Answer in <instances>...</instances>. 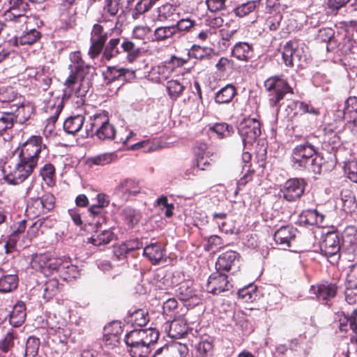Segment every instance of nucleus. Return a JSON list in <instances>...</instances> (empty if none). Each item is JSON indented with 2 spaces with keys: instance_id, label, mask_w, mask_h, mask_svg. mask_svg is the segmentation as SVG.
<instances>
[{
  "instance_id": "nucleus-1",
  "label": "nucleus",
  "mask_w": 357,
  "mask_h": 357,
  "mask_svg": "<svg viewBox=\"0 0 357 357\" xmlns=\"http://www.w3.org/2000/svg\"><path fill=\"white\" fill-rule=\"evenodd\" d=\"M16 161H8L3 167V178L11 185H19L26 180L38 166L41 154L47 155L49 149L40 135H31L19 146Z\"/></svg>"
},
{
  "instance_id": "nucleus-17",
  "label": "nucleus",
  "mask_w": 357,
  "mask_h": 357,
  "mask_svg": "<svg viewBox=\"0 0 357 357\" xmlns=\"http://www.w3.org/2000/svg\"><path fill=\"white\" fill-rule=\"evenodd\" d=\"M116 192L125 200H128L130 197L141 192L139 181L131 178H125L116 186Z\"/></svg>"
},
{
  "instance_id": "nucleus-41",
  "label": "nucleus",
  "mask_w": 357,
  "mask_h": 357,
  "mask_svg": "<svg viewBox=\"0 0 357 357\" xmlns=\"http://www.w3.org/2000/svg\"><path fill=\"white\" fill-rule=\"evenodd\" d=\"M107 73L108 74V76L110 77V81L120 79L122 77L126 79H127V75L129 78L135 77V72L134 70L125 68H116L115 66H108Z\"/></svg>"
},
{
  "instance_id": "nucleus-51",
  "label": "nucleus",
  "mask_w": 357,
  "mask_h": 357,
  "mask_svg": "<svg viewBox=\"0 0 357 357\" xmlns=\"http://www.w3.org/2000/svg\"><path fill=\"white\" fill-rule=\"evenodd\" d=\"M100 139H113L116 135V129L109 121L106 123L102 127L99 128L94 134Z\"/></svg>"
},
{
  "instance_id": "nucleus-46",
  "label": "nucleus",
  "mask_w": 357,
  "mask_h": 357,
  "mask_svg": "<svg viewBox=\"0 0 357 357\" xmlns=\"http://www.w3.org/2000/svg\"><path fill=\"white\" fill-rule=\"evenodd\" d=\"M260 0L250 1L243 3L234 9V13L238 17H243L252 13L259 7Z\"/></svg>"
},
{
  "instance_id": "nucleus-28",
  "label": "nucleus",
  "mask_w": 357,
  "mask_h": 357,
  "mask_svg": "<svg viewBox=\"0 0 357 357\" xmlns=\"http://www.w3.org/2000/svg\"><path fill=\"white\" fill-rule=\"evenodd\" d=\"M3 102L1 105H4ZM15 124L13 112L10 111L9 106L0 105V136L6 132L8 130H11Z\"/></svg>"
},
{
  "instance_id": "nucleus-56",
  "label": "nucleus",
  "mask_w": 357,
  "mask_h": 357,
  "mask_svg": "<svg viewBox=\"0 0 357 357\" xmlns=\"http://www.w3.org/2000/svg\"><path fill=\"white\" fill-rule=\"evenodd\" d=\"M243 169V171L245 170V172L237 182V190H242V188H244L248 182L252 181L255 173V171L252 167L251 165H245Z\"/></svg>"
},
{
  "instance_id": "nucleus-54",
  "label": "nucleus",
  "mask_w": 357,
  "mask_h": 357,
  "mask_svg": "<svg viewBox=\"0 0 357 357\" xmlns=\"http://www.w3.org/2000/svg\"><path fill=\"white\" fill-rule=\"evenodd\" d=\"M211 51V49L207 47H202L197 45H194L188 51V57L202 60L210 55Z\"/></svg>"
},
{
  "instance_id": "nucleus-6",
  "label": "nucleus",
  "mask_w": 357,
  "mask_h": 357,
  "mask_svg": "<svg viewBox=\"0 0 357 357\" xmlns=\"http://www.w3.org/2000/svg\"><path fill=\"white\" fill-rule=\"evenodd\" d=\"M320 250L321 254L326 257L331 263H337L342 250L340 235L335 231L328 232L323 236Z\"/></svg>"
},
{
  "instance_id": "nucleus-30",
  "label": "nucleus",
  "mask_w": 357,
  "mask_h": 357,
  "mask_svg": "<svg viewBox=\"0 0 357 357\" xmlns=\"http://www.w3.org/2000/svg\"><path fill=\"white\" fill-rule=\"evenodd\" d=\"M105 2L102 14L98 20L99 23L112 22L119 10V0H105Z\"/></svg>"
},
{
  "instance_id": "nucleus-3",
  "label": "nucleus",
  "mask_w": 357,
  "mask_h": 357,
  "mask_svg": "<svg viewBox=\"0 0 357 357\" xmlns=\"http://www.w3.org/2000/svg\"><path fill=\"white\" fill-rule=\"evenodd\" d=\"M122 52L126 53V59L129 63L134 62L141 54V50L132 41L120 38H113L106 43L101 52L102 62L109 61Z\"/></svg>"
},
{
  "instance_id": "nucleus-26",
  "label": "nucleus",
  "mask_w": 357,
  "mask_h": 357,
  "mask_svg": "<svg viewBox=\"0 0 357 357\" xmlns=\"http://www.w3.org/2000/svg\"><path fill=\"white\" fill-rule=\"evenodd\" d=\"M254 49L251 44L246 42H238L231 49V56L238 61L248 62L253 56Z\"/></svg>"
},
{
  "instance_id": "nucleus-52",
  "label": "nucleus",
  "mask_w": 357,
  "mask_h": 357,
  "mask_svg": "<svg viewBox=\"0 0 357 357\" xmlns=\"http://www.w3.org/2000/svg\"><path fill=\"white\" fill-rule=\"evenodd\" d=\"M17 338V335L13 331H9L4 337L0 340V351L8 353L15 345V340Z\"/></svg>"
},
{
  "instance_id": "nucleus-20",
  "label": "nucleus",
  "mask_w": 357,
  "mask_h": 357,
  "mask_svg": "<svg viewBox=\"0 0 357 357\" xmlns=\"http://www.w3.org/2000/svg\"><path fill=\"white\" fill-rule=\"evenodd\" d=\"M240 258V255L234 250H228L222 253L215 262V270L221 272H229Z\"/></svg>"
},
{
  "instance_id": "nucleus-40",
  "label": "nucleus",
  "mask_w": 357,
  "mask_h": 357,
  "mask_svg": "<svg viewBox=\"0 0 357 357\" xmlns=\"http://www.w3.org/2000/svg\"><path fill=\"white\" fill-rule=\"evenodd\" d=\"M156 342L149 340L128 348V351L132 357H149L151 352V345Z\"/></svg>"
},
{
  "instance_id": "nucleus-62",
  "label": "nucleus",
  "mask_w": 357,
  "mask_h": 357,
  "mask_svg": "<svg viewBox=\"0 0 357 357\" xmlns=\"http://www.w3.org/2000/svg\"><path fill=\"white\" fill-rule=\"evenodd\" d=\"M344 170L347 177L352 182L357 183V162L351 160L345 162Z\"/></svg>"
},
{
  "instance_id": "nucleus-16",
  "label": "nucleus",
  "mask_w": 357,
  "mask_h": 357,
  "mask_svg": "<svg viewBox=\"0 0 357 357\" xmlns=\"http://www.w3.org/2000/svg\"><path fill=\"white\" fill-rule=\"evenodd\" d=\"M297 232V229L291 225L282 226L275 231L273 238L277 245H280L282 249H286L291 247Z\"/></svg>"
},
{
  "instance_id": "nucleus-34",
  "label": "nucleus",
  "mask_w": 357,
  "mask_h": 357,
  "mask_svg": "<svg viewBox=\"0 0 357 357\" xmlns=\"http://www.w3.org/2000/svg\"><path fill=\"white\" fill-rule=\"evenodd\" d=\"M325 216L319 213L316 209L303 211L299 216L300 222L305 225H317L322 224Z\"/></svg>"
},
{
  "instance_id": "nucleus-25",
  "label": "nucleus",
  "mask_w": 357,
  "mask_h": 357,
  "mask_svg": "<svg viewBox=\"0 0 357 357\" xmlns=\"http://www.w3.org/2000/svg\"><path fill=\"white\" fill-rule=\"evenodd\" d=\"M109 121V116L105 112H99L91 116L89 121L85 126L86 137L94 135L96 131L99 130V128L102 127Z\"/></svg>"
},
{
  "instance_id": "nucleus-15",
  "label": "nucleus",
  "mask_w": 357,
  "mask_h": 357,
  "mask_svg": "<svg viewBox=\"0 0 357 357\" xmlns=\"http://www.w3.org/2000/svg\"><path fill=\"white\" fill-rule=\"evenodd\" d=\"M6 105H8L10 111L13 112L15 123H25L31 119L35 112L34 106L29 102H23L20 104L8 102Z\"/></svg>"
},
{
  "instance_id": "nucleus-22",
  "label": "nucleus",
  "mask_w": 357,
  "mask_h": 357,
  "mask_svg": "<svg viewBox=\"0 0 357 357\" xmlns=\"http://www.w3.org/2000/svg\"><path fill=\"white\" fill-rule=\"evenodd\" d=\"M282 60L286 66L292 68L294 66V61L301 59L298 50V43L296 40H289L284 45L282 54Z\"/></svg>"
},
{
  "instance_id": "nucleus-4",
  "label": "nucleus",
  "mask_w": 357,
  "mask_h": 357,
  "mask_svg": "<svg viewBox=\"0 0 357 357\" xmlns=\"http://www.w3.org/2000/svg\"><path fill=\"white\" fill-rule=\"evenodd\" d=\"M264 88L267 93L269 105L273 108H280V101L284 96L288 93H294V89L287 80L278 75L268 77L264 82Z\"/></svg>"
},
{
  "instance_id": "nucleus-24",
  "label": "nucleus",
  "mask_w": 357,
  "mask_h": 357,
  "mask_svg": "<svg viewBox=\"0 0 357 357\" xmlns=\"http://www.w3.org/2000/svg\"><path fill=\"white\" fill-rule=\"evenodd\" d=\"M143 255L149 259L153 265H156L164 258L165 250L160 243H151L144 248Z\"/></svg>"
},
{
  "instance_id": "nucleus-7",
  "label": "nucleus",
  "mask_w": 357,
  "mask_h": 357,
  "mask_svg": "<svg viewBox=\"0 0 357 357\" xmlns=\"http://www.w3.org/2000/svg\"><path fill=\"white\" fill-rule=\"evenodd\" d=\"M100 24L99 22L94 24L91 31V45L88 55L92 59H95L100 55L109 36L108 32Z\"/></svg>"
},
{
  "instance_id": "nucleus-11",
  "label": "nucleus",
  "mask_w": 357,
  "mask_h": 357,
  "mask_svg": "<svg viewBox=\"0 0 357 357\" xmlns=\"http://www.w3.org/2000/svg\"><path fill=\"white\" fill-rule=\"evenodd\" d=\"M339 289L338 282L324 281L312 285L310 291L315 295L318 301L328 305L332 299L336 297Z\"/></svg>"
},
{
  "instance_id": "nucleus-43",
  "label": "nucleus",
  "mask_w": 357,
  "mask_h": 357,
  "mask_svg": "<svg viewBox=\"0 0 357 357\" xmlns=\"http://www.w3.org/2000/svg\"><path fill=\"white\" fill-rule=\"evenodd\" d=\"M123 220L128 227L132 229L138 224L142 218L141 213L131 207H127L123 211Z\"/></svg>"
},
{
  "instance_id": "nucleus-61",
  "label": "nucleus",
  "mask_w": 357,
  "mask_h": 357,
  "mask_svg": "<svg viewBox=\"0 0 357 357\" xmlns=\"http://www.w3.org/2000/svg\"><path fill=\"white\" fill-rule=\"evenodd\" d=\"M26 12H21L16 10H7L5 15L7 20L14 23L26 24L29 20V17L26 15Z\"/></svg>"
},
{
  "instance_id": "nucleus-38",
  "label": "nucleus",
  "mask_w": 357,
  "mask_h": 357,
  "mask_svg": "<svg viewBox=\"0 0 357 357\" xmlns=\"http://www.w3.org/2000/svg\"><path fill=\"white\" fill-rule=\"evenodd\" d=\"M340 195L343 211L346 213H351L357 208L356 197L351 190L344 188L342 190Z\"/></svg>"
},
{
  "instance_id": "nucleus-39",
  "label": "nucleus",
  "mask_w": 357,
  "mask_h": 357,
  "mask_svg": "<svg viewBox=\"0 0 357 357\" xmlns=\"http://www.w3.org/2000/svg\"><path fill=\"white\" fill-rule=\"evenodd\" d=\"M238 29L236 25L232 26L231 24L227 22L225 24V26L219 30L220 40L224 47H227L230 45V41L237 33Z\"/></svg>"
},
{
  "instance_id": "nucleus-35",
  "label": "nucleus",
  "mask_w": 357,
  "mask_h": 357,
  "mask_svg": "<svg viewBox=\"0 0 357 357\" xmlns=\"http://www.w3.org/2000/svg\"><path fill=\"white\" fill-rule=\"evenodd\" d=\"M170 75L171 70H169L165 62L153 67L149 73V79L155 83H161L167 79Z\"/></svg>"
},
{
  "instance_id": "nucleus-8",
  "label": "nucleus",
  "mask_w": 357,
  "mask_h": 357,
  "mask_svg": "<svg viewBox=\"0 0 357 357\" xmlns=\"http://www.w3.org/2000/svg\"><path fill=\"white\" fill-rule=\"evenodd\" d=\"M316 153V148L307 141L304 144L296 146L291 155L292 165L298 170L305 169L310 158Z\"/></svg>"
},
{
  "instance_id": "nucleus-12",
  "label": "nucleus",
  "mask_w": 357,
  "mask_h": 357,
  "mask_svg": "<svg viewBox=\"0 0 357 357\" xmlns=\"http://www.w3.org/2000/svg\"><path fill=\"white\" fill-rule=\"evenodd\" d=\"M32 268L49 275L54 271L59 270L61 264L59 260L52 257L49 253L36 254L31 261Z\"/></svg>"
},
{
  "instance_id": "nucleus-33",
  "label": "nucleus",
  "mask_w": 357,
  "mask_h": 357,
  "mask_svg": "<svg viewBox=\"0 0 357 357\" xmlns=\"http://www.w3.org/2000/svg\"><path fill=\"white\" fill-rule=\"evenodd\" d=\"M84 121V116L82 114L71 116L63 122V129L69 134L75 135L82 128Z\"/></svg>"
},
{
  "instance_id": "nucleus-27",
  "label": "nucleus",
  "mask_w": 357,
  "mask_h": 357,
  "mask_svg": "<svg viewBox=\"0 0 357 357\" xmlns=\"http://www.w3.org/2000/svg\"><path fill=\"white\" fill-rule=\"evenodd\" d=\"M192 329L189 331L187 322L182 319H174L169 324L168 335L173 339H179L188 337L192 333Z\"/></svg>"
},
{
  "instance_id": "nucleus-47",
  "label": "nucleus",
  "mask_w": 357,
  "mask_h": 357,
  "mask_svg": "<svg viewBox=\"0 0 357 357\" xmlns=\"http://www.w3.org/2000/svg\"><path fill=\"white\" fill-rule=\"evenodd\" d=\"M158 17L163 20H175V15H178V7L166 3L158 8Z\"/></svg>"
},
{
  "instance_id": "nucleus-53",
  "label": "nucleus",
  "mask_w": 357,
  "mask_h": 357,
  "mask_svg": "<svg viewBox=\"0 0 357 357\" xmlns=\"http://www.w3.org/2000/svg\"><path fill=\"white\" fill-rule=\"evenodd\" d=\"M175 28L172 26H160L154 31V37L157 41H162L172 38L176 34Z\"/></svg>"
},
{
  "instance_id": "nucleus-21",
  "label": "nucleus",
  "mask_w": 357,
  "mask_h": 357,
  "mask_svg": "<svg viewBox=\"0 0 357 357\" xmlns=\"http://www.w3.org/2000/svg\"><path fill=\"white\" fill-rule=\"evenodd\" d=\"M8 317V321L10 325L13 327L17 328L22 326L26 317V307L24 302L22 301H17L12 308V310L9 312L7 316Z\"/></svg>"
},
{
  "instance_id": "nucleus-48",
  "label": "nucleus",
  "mask_w": 357,
  "mask_h": 357,
  "mask_svg": "<svg viewBox=\"0 0 357 357\" xmlns=\"http://www.w3.org/2000/svg\"><path fill=\"white\" fill-rule=\"evenodd\" d=\"M210 132L217 134L219 138L222 139L230 137L234 133V128L226 123H217L208 128Z\"/></svg>"
},
{
  "instance_id": "nucleus-31",
  "label": "nucleus",
  "mask_w": 357,
  "mask_h": 357,
  "mask_svg": "<svg viewBox=\"0 0 357 357\" xmlns=\"http://www.w3.org/2000/svg\"><path fill=\"white\" fill-rule=\"evenodd\" d=\"M236 94V87L231 84H228L216 92L214 98L215 102L218 105L228 104L231 102Z\"/></svg>"
},
{
  "instance_id": "nucleus-14",
  "label": "nucleus",
  "mask_w": 357,
  "mask_h": 357,
  "mask_svg": "<svg viewBox=\"0 0 357 357\" xmlns=\"http://www.w3.org/2000/svg\"><path fill=\"white\" fill-rule=\"evenodd\" d=\"M232 285L228 280V276L221 271H216L208 277L206 291L213 295H218L230 290Z\"/></svg>"
},
{
  "instance_id": "nucleus-55",
  "label": "nucleus",
  "mask_w": 357,
  "mask_h": 357,
  "mask_svg": "<svg viewBox=\"0 0 357 357\" xmlns=\"http://www.w3.org/2000/svg\"><path fill=\"white\" fill-rule=\"evenodd\" d=\"M347 119H357V97L349 96L344 102Z\"/></svg>"
},
{
  "instance_id": "nucleus-45",
  "label": "nucleus",
  "mask_w": 357,
  "mask_h": 357,
  "mask_svg": "<svg viewBox=\"0 0 357 357\" xmlns=\"http://www.w3.org/2000/svg\"><path fill=\"white\" fill-rule=\"evenodd\" d=\"M185 89V86L178 80L171 79L167 82L166 89L168 96L173 100H176L179 98Z\"/></svg>"
},
{
  "instance_id": "nucleus-59",
  "label": "nucleus",
  "mask_w": 357,
  "mask_h": 357,
  "mask_svg": "<svg viewBox=\"0 0 357 357\" xmlns=\"http://www.w3.org/2000/svg\"><path fill=\"white\" fill-rule=\"evenodd\" d=\"M256 290V286L251 284L239 289L238 295L239 298L243 299L245 302H252L255 300L257 296Z\"/></svg>"
},
{
  "instance_id": "nucleus-57",
  "label": "nucleus",
  "mask_w": 357,
  "mask_h": 357,
  "mask_svg": "<svg viewBox=\"0 0 357 357\" xmlns=\"http://www.w3.org/2000/svg\"><path fill=\"white\" fill-rule=\"evenodd\" d=\"M213 342L211 340L202 339L197 346V352L203 357L211 356L213 351Z\"/></svg>"
},
{
  "instance_id": "nucleus-13",
  "label": "nucleus",
  "mask_w": 357,
  "mask_h": 357,
  "mask_svg": "<svg viewBox=\"0 0 357 357\" xmlns=\"http://www.w3.org/2000/svg\"><path fill=\"white\" fill-rule=\"evenodd\" d=\"M159 332L153 328L133 330L128 333L124 337L125 343L128 348L137 344L144 343L149 340L157 341Z\"/></svg>"
},
{
  "instance_id": "nucleus-63",
  "label": "nucleus",
  "mask_w": 357,
  "mask_h": 357,
  "mask_svg": "<svg viewBox=\"0 0 357 357\" xmlns=\"http://www.w3.org/2000/svg\"><path fill=\"white\" fill-rule=\"evenodd\" d=\"M282 20V15L280 13H276L273 15L268 16L265 22V25L271 31H277L280 26V22Z\"/></svg>"
},
{
  "instance_id": "nucleus-10",
  "label": "nucleus",
  "mask_w": 357,
  "mask_h": 357,
  "mask_svg": "<svg viewBox=\"0 0 357 357\" xmlns=\"http://www.w3.org/2000/svg\"><path fill=\"white\" fill-rule=\"evenodd\" d=\"M244 145H252L261 135V123L255 118L244 119L238 126Z\"/></svg>"
},
{
  "instance_id": "nucleus-32",
  "label": "nucleus",
  "mask_w": 357,
  "mask_h": 357,
  "mask_svg": "<svg viewBox=\"0 0 357 357\" xmlns=\"http://www.w3.org/2000/svg\"><path fill=\"white\" fill-rule=\"evenodd\" d=\"M42 36L41 33L36 29L24 31L20 37H15L13 40V45H31L38 42Z\"/></svg>"
},
{
  "instance_id": "nucleus-36",
  "label": "nucleus",
  "mask_w": 357,
  "mask_h": 357,
  "mask_svg": "<svg viewBox=\"0 0 357 357\" xmlns=\"http://www.w3.org/2000/svg\"><path fill=\"white\" fill-rule=\"evenodd\" d=\"M115 237L114 233L110 229H105L100 233L94 234L88 239V243L96 247L109 244Z\"/></svg>"
},
{
  "instance_id": "nucleus-60",
  "label": "nucleus",
  "mask_w": 357,
  "mask_h": 357,
  "mask_svg": "<svg viewBox=\"0 0 357 357\" xmlns=\"http://www.w3.org/2000/svg\"><path fill=\"white\" fill-rule=\"evenodd\" d=\"M56 174V169L52 163L45 164L40 169V175L47 183L53 182Z\"/></svg>"
},
{
  "instance_id": "nucleus-5",
  "label": "nucleus",
  "mask_w": 357,
  "mask_h": 357,
  "mask_svg": "<svg viewBox=\"0 0 357 357\" xmlns=\"http://www.w3.org/2000/svg\"><path fill=\"white\" fill-rule=\"evenodd\" d=\"M55 197L50 193H45L40 197H31L26 206L25 213L30 218H36L46 214L54 208Z\"/></svg>"
},
{
  "instance_id": "nucleus-42",
  "label": "nucleus",
  "mask_w": 357,
  "mask_h": 357,
  "mask_svg": "<svg viewBox=\"0 0 357 357\" xmlns=\"http://www.w3.org/2000/svg\"><path fill=\"white\" fill-rule=\"evenodd\" d=\"M116 159L117 155L115 153H105L89 158L86 163L91 167L93 165L103 166L115 161Z\"/></svg>"
},
{
  "instance_id": "nucleus-9",
  "label": "nucleus",
  "mask_w": 357,
  "mask_h": 357,
  "mask_svg": "<svg viewBox=\"0 0 357 357\" xmlns=\"http://www.w3.org/2000/svg\"><path fill=\"white\" fill-rule=\"evenodd\" d=\"M307 183L303 178H292L282 185L280 196L289 202L299 200L305 193Z\"/></svg>"
},
{
  "instance_id": "nucleus-18",
  "label": "nucleus",
  "mask_w": 357,
  "mask_h": 357,
  "mask_svg": "<svg viewBox=\"0 0 357 357\" xmlns=\"http://www.w3.org/2000/svg\"><path fill=\"white\" fill-rule=\"evenodd\" d=\"M188 348L185 344L173 343L158 349L153 357H187Z\"/></svg>"
},
{
  "instance_id": "nucleus-37",
  "label": "nucleus",
  "mask_w": 357,
  "mask_h": 357,
  "mask_svg": "<svg viewBox=\"0 0 357 357\" xmlns=\"http://www.w3.org/2000/svg\"><path fill=\"white\" fill-rule=\"evenodd\" d=\"M19 282L17 274H3L0 277V292L8 293L17 288Z\"/></svg>"
},
{
  "instance_id": "nucleus-58",
  "label": "nucleus",
  "mask_w": 357,
  "mask_h": 357,
  "mask_svg": "<svg viewBox=\"0 0 357 357\" xmlns=\"http://www.w3.org/2000/svg\"><path fill=\"white\" fill-rule=\"evenodd\" d=\"M40 344L39 338L34 336L29 337L26 342L25 356L33 357L37 355Z\"/></svg>"
},
{
  "instance_id": "nucleus-2",
  "label": "nucleus",
  "mask_w": 357,
  "mask_h": 357,
  "mask_svg": "<svg viewBox=\"0 0 357 357\" xmlns=\"http://www.w3.org/2000/svg\"><path fill=\"white\" fill-rule=\"evenodd\" d=\"M69 59L70 74L64 84L66 89L71 91L75 97L78 98L76 102L78 105H84V98L91 86L90 81L85 77L89 73L92 66L83 60L80 51L70 52Z\"/></svg>"
},
{
  "instance_id": "nucleus-64",
  "label": "nucleus",
  "mask_w": 357,
  "mask_h": 357,
  "mask_svg": "<svg viewBox=\"0 0 357 357\" xmlns=\"http://www.w3.org/2000/svg\"><path fill=\"white\" fill-rule=\"evenodd\" d=\"M347 286L349 289H357V263L350 268L347 276Z\"/></svg>"
},
{
  "instance_id": "nucleus-44",
  "label": "nucleus",
  "mask_w": 357,
  "mask_h": 357,
  "mask_svg": "<svg viewBox=\"0 0 357 357\" xmlns=\"http://www.w3.org/2000/svg\"><path fill=\"white\" fill-rule=\"evenodd\" d=\"M43 298L46 301H50L54 296H56L60 291V284L57 279H50L43 286Z\"/></svg>"
},
{
  "instance_id": "nucleus-49",
  "label": "nucleus",
  "mask_w": 357,
  "mask_h": 357,
  "mask_svg": "<svg viewBox=\"0 0 357 357\" xmlns=\"http://www.w3.org/2000/svg\"><path fill=\"white\" fill-rule=\"evenodd\" d=\"M176 294L180 300L183 301L196 296L195 290L188 282L181 283L176 290Z\"/></svg>"
},
{
  "instance_id": "nucleus-29",
  "label": "nucleus",
  "mask_w": 357,
  "mask_h": 357,
  "mask_svg": "<svg viewBox=\"0 0 357 357\" xmlns=\"http://www.w3.org/2000/svg\"><path fill=\"white\" fill-rule=\"evenodd\" d=\"M126 321L132 326H145L149 321L148 311L142 308L136 309L133 311L130 310Z\"/></svg>"
},
{
  "instance_id": "nucleus-50",
  "label": "nucleus",
  "mask_w": 357,
  "mask_h": 357,
  "mask_svg": "<svg viewBox=\"0 0 357 357\" xmlns=\"http://www.w3.org/2000/svg\"><path fill=\"white\" fill-rule=\"evenodd\" d=\"M154 0H140L138 1L132 12V17L137 20L140 15L148 12L154 5Z\"/></svg>"
},
{
  "instance_id": "nucleus-19",
  "label": "nucleus",
  "mask_w": 357,
  "mask_h": 357,
  "mask_svg": "<svg viewBox=\"0 0 357 357\" xmlns=\"http://www.w3.org/2000/svg\"><path fill=\"white\" fill-rule=\"evenodd\" d=\"M341 236L342 249L349 254L357 251V229L353 226L347 227Z\"/></svg>"
},
{
  "instance_id": "nucleus-23",
  "label": "nucleus",
  "mask_w": 357,
  "mask_h": 357,
  "mask_svg": "<svg viewBox=\"0 0 357 357\" xmlns=\"http://www.w3.org/2000/svg\"><path fill=\"white\" fill-rule=\"evenodd\" d=\"M122 332L121 326L118 322H114L105 327L103 335V341L105 344L112 347L116 346L119 342Z\"/></svg>"
}]
</instances>
